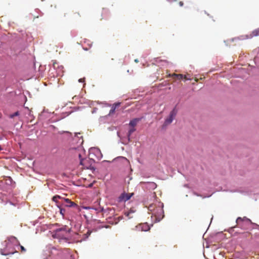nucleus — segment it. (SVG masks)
Returning <instances> with one entry per match:
<instances>
[{"label": "nucleus", "mask_w": 259, "mask_h": 259, "mask_svg": "<svg viewBox=\"0 0 259 259\" xmlns=\"http://www.w3.org/2000/svg\"><path fill=\"white\" fill-rule=\"evenodd\" d=\"M163 203L159 202L156 204H151L148 207L149 211H151L152 216L155 217L157 222L161 221L164 217V211L163 209Z\"/></svg>", "instance_id": "obj_1"}, {"label": "nucleus", "mask_w": 259, "mask_h": 259, "mask_svg": "<svg viewBox=\"0 0 259 259\" xmlns=\"http://www.w3.org/2000/svg\"><path fill=\"white\" fill-rule=\"evenodd\" d=\"M70 229L66 227L57 229L53 235L54 238H58L60 242H68L70 238Z\"/></svg>", "instance_id": "obj_2"}, {"label": "nucleus", "mask_w": 259, "mask_h": 259, "mask_svg": "<svg viewBox=\"0 0 259 259\" xmlns=\"http://www.w3.org/2000/svg\"><path fill=\"white\" fill-rule=\"evenodd\" d=\"M178 113V109L175 106L173 109L170 112L168 116L166 117L164 120L163 126H167L170 124L173 121L174 119L176 118Z\"/></svg>", "instance_id": "obj_3"}, {"label": "nucleus", "mask_w": 259, "mask_h": 259, "mask_svg": "<svg viewBox=\"0 0 259 259\" xmlns=\"http://www.w3.org/2000/svg\"><path fill=\"white\" fill-rule=\"evenodd\" d=\"M1 253L2 255H8L7 259H19V253L16 250H12L11 252H7L5 250H1Z\"/></svg>", "instance_id": "obj_4"}, {"label": "nucleus", "mask_w": 259, "mask_h": 259, "mask_svg": "<svg viewBox=\"0 0 259 259\" xmlns=\"http://www.w3.org/2000/svg\"><path fill=\"white\" fill-rule=\"evenodd\" d=\"M134 195L133 193H123L118 197V201L119 202L126 201L129 200Z\"/></svg>", "instance_id": "obj_5"}, {"label": "nucleus", "mask_w": 259, "mask_h": 259, "mask_svg": "<svg viewBox=\"0 0 259 259\" xmlns=\"http://www.w3.org/2000/svg\"><path fill=\"white\" fill-rule=\"evenodd\" d=\"M64 202L62 203L64 206L69 207H77V205L75 202L71 201L68 198H63Z\"/></svg>", "instance_id": "obj_6"}, {"label": "nucleus", "mask_w": 259, "mask_h": 259, "mask_svg": "<svg viewBox=\"0 0 259 259\" xmlns=\"http://www.w3.org/2000/svg\"><path fill=\"white\" fill-rule=\"evenodd\" d=\"M82 154H84L83 150H81L80 152L77 153L78 158H79V163L80 165L84 166L85 165V161L87 160V159L85 157H82Z\"/></svg>", "instance_id": "obj_7"}, {"label": "nucleus", "mask_w": 259, "mask_h": 259, "mask_svg": "<svg viewBox=\"0 0 259 259\" xmlns=\"http://www.w3.org/2000/svg\"><path fill=\"white\" fill-rule=\"evenodd\" d=\"M140 118H135L132 120L129 123V125L133 127H134L137 124V123L140 121Z\"/></svg>", "instance_id": "obj_8"}, {"label": "nucleus", "mask_w": 259, "mask_h": 259, "mask_svg": "<svg viewBox=\"0 0 259 259\" xmlns=\"http://www.w3.org/2000/svg\"><path fill=\"white\" fill-rule=\"evenodd\" d=\"M120 103H117L114 104L113 105V106L112 107L111 110H110L109 114L111 115V114H113L115 112L116 107H118L120 105Z\"/></svg>", "instance_id": "obj_9"}, {"label": "nucleus", "mask_w": 259, "mask_h": 259, "mask_svg": "<svg viewBox=\"0 0 259 259\" xmlns=\"http://www.w3.org/2000/svg\"><path fill=\"white\" fill-rule=\"evenodd\" d=\"M250 37L259 35V28L253 30L250 34Z\"/></svg>", "instance_id": "obj_10"}, {"label": "nucleus", "mask_w": 259, "mask_h": 259, "mask_svg": "<svg viewBox=\"0 0 259 259\" xmlns=\"http://www.w3.org/2000/svg\"><path fill=\"white\" fill-rule=\"evenodd\" d=\"M136 131V128L135 127L131 128L128 132L127 134V139L128 142L130 141V136L131 135Z\"/></svg>", "instance_id": "obj_11"}, {"label": "nucleus", "mask_w": 259, "mask_h": 259, "mask_svg": "<svg viewBox=\"0 0 259 259\" xmlns=\"http://www.w3.org/2000/svg\"><path fill=\"white\" fill-rule=\"evenodd\" d=\"M142 228V231H147L150 229V227L147 224H141Z\"/></svg>", "instance_id": "obj_12"}, {"label": "nucleus", "mask_w": 259, "mask_h": 259, "mask_svg": "<svg viewBox=\"0 0 259 259\" xmlns=\"http://www.w3.org/2000/svg\"><path fill=\"white\" fill-rule=\"evenodd\" d=\"M133 230H135L137 231H142V228L141 227V225L139 224V225L135 226V229H133Z\"/></svg>", "instance_id": "obj_13"}, {"label": "nucleus", "mask_w": 259, "mask_h": 259, "mask_svg": "<svg viewBox=\"0 0 259 259\" xmlns=\"http://www.w3.org/2000/svg\"><path fill=\"white\" fill-rule=\"evenodd\" d=\"M178 74L173 73V74H168V75H167V77H171L174 79H177V77L178 76Z\"/></svg>", "instance_id": "obj_14"}, {"label": "nucleus", "mask_w": 259, "mask_h": 259, "mask_svg": "<svg viewBox=\"0 0 259 259\" xmlns=\"http://www.w3.org/2000/svg\"><path fill=\"white\" fill-rule=\"evenodd\" d=\"M58 198H61V196L59 195H56L53 197L52 200L56 203H58L57 199Z\"/></svg>", "instance_id": "obj_15"}, {"label": "nucleus", "mask_w": 259, "mask_h": 259, "mask_svg": "<svg viewBox=\"0 0 259 259\" xmlns=\"http://www.w3.org/2000/svg\"><path fill=\"white\" fill-rule=\"evenodd\" d=\"M148 184L153 189H155L156 187V184L154 182H149L148 183Z\"/></svg>", "instance_id": "obj_16"}, {"label": "nucleus", "mask_w": 259, "mask_h": 259, "mask_svg": "<svg viewBox=\"0 0 259 259\" xmlns=\"http://www.w3.org/2000/svg\"><path fill=\"white\" fill-rule=\"evenodd\" d=\"M19 112L18 111H17L16 112H15L14 113L12 114H11L10 115V117L11 118H14L15 116H18L19 115Z\"/></svg>", "instance_id": "obj_17"}, {"label": "nucleus", "mask_w": 259, "mask_h": 259, "mask_svg": "<svg viewBox=\"0 0 259 259\" xmlns=\"http://www.w3.org/2000/svg\"><path fill=\"white\" fill-rule=\"evenodd\" d=\"M60 208V213L63 215L64 216L65 215V209L64 208H61V207H59Z\"/></svg>", "instance_id": "obj_18"}, {"label": "nucleus", "mask_w": 259, "mask_h": 259, "mask_svg": "<svg viewBox=\"0 0 259 259\" xmlns=\"http://www.w3.org/2000/svg\"><path fill=\"white\" fill-rule=\"evenodd\" d=\"M184 78V75L182 74H178L177 79L181 80Z\"/></svg>", "instance_id": "obj_19"}, {"label": "nucleus", "mask_w": 259, "mask_h": 259, "mask_svg": "<svg viewBox=\"0 0 259 259\" xmlns=\"http://www.w3.org/2000/svg\"><path fill=\"white\" fill-rule=\"evenodd\" d=\"M243 221V219H242L240 217H239L236 220V223L239 224L240 222H241Z\"/></svg>", "instance_id": "obj_20"}, {"label": "nucleus", "mask_w": 259, "mask_h": 259, "mask_svg": "<svg viewBox=\"0 0 259 259\" xmlns=\"http://www.w3.org/2000/svg\"><path fill=\"white\" fill-rule=\"evenodd\" d=\"M21 252H25L26 249L23 246H20Z\"/></svg>", "instance_id": "obj_21"}, {"label": "nucleus", "mask_w": 259, "mask_h": 259, "mask_svg": "<svg viewBox=\"0 0 259 259\" xmlns=\"http://www.w3.org/2000/svg\"><path fill=\"white\" fill-rule=\"evenodd\" d=\"M184 78L186 80H189L190 78L187 76V75L184 76Z\"/></svg>", "instance_id": "obj_22"}, {"label": "nucleus", "mask_w": 259, "mask_h": 259, "mask_svg": "<svg viewBox=\"0 0 259 259\" xmlns=\"http://www.w3.org/2000/svg\"><path fill=\"white\" fill-rule=\"evenodd\" d=\"M179 6H180V7H182V6H183V5H184L183 2H181H181H180L179 3Z\"/></svg>", "instance_id": "obj_23"}, {"label": "nucleus", "mask_w": 259, "mask_h": 259, "mask_svg": "<svg viewBox=\"0 0 259 259\" xmlns=\"http://www.w3.org/2000/svg\"><path fill=\"white\" fill-rule=\"evenodd\" d=\"M167 1H169V2H172L176 1V0H167Z\"/></svg>", "instance_id": "obj_24"}, {"label": "nucleus", "mask_w": 259, "mask_h": 259, "mask_svg": "<svg viewBox=\"0 0 259 259\" xmlns=\"http://www.w3.org/2000/svg\"><path fill=\"white\" fill-rule=\"evenodd\" d=\"M198 79V78H197L195 77V81H197Z\"/></svg>", "instance_id": "obj_25"}, {"label": "nucleus", "mask_w": 259, "mask_h": 259, "mask_svg": "<svg viewBox=\"0 0 259 259\" xmlns=\"http://www.w3.org/2000/svg\"><path fill=\"white\" fill-rule=\"evenodd\" d=\"M121 158H123V159H124L125 160H127V159L125 157H121Z\"/></svg>", "instance_id": "obj_26"}, {"label": "nucleus", "mask_w": 259, "mask_h": 259, "mask_svg": "<svg viewBox=\"0 0 259 259\" xmlns=\"http://www.w3.org/2000/svg\"><path fill=\"white\" fill-rule=\"evenodd\" d=\"M135 61L136 62H138V59H136V60H135Z\"/></svg>", "instance_id": "obj_27"}, {"label": "nucleus", "mask_w": 259, "mask_h": 259, "mask_svg": "<svg viewBox=\"0 0 259 259\" xmlns=\"http://www.w3.org/2000/svg\"><path fill=\"white\" fill-rule=\"evenodd\" d=\"M2 150V147L0 146V151Z\"/></svg>", "instance_id": "obj_28"}, {"label": "nucleus", "mask_w": 259, "mask_h": 259, "mask_svg": "<svg viewBox=\"0 0 259 259\" xmlns=\"http://www.w3.org/2000/svg\"><path fill=\"white\" fill-rule=\"evenodd\" d=\"M81 80H82L81 79H79V81H80V82L82 81Z\"/></svg>", "instance_id": "obj_29"}]
</instances>
